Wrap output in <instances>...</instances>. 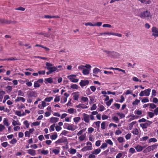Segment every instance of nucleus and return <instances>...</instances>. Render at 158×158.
Masks as SVG:
<instances>
[{
  "mask_svg": "<svg viewBox=\"0 0 158 158\" xmlns=\"http://www.w3.org/2000/svg\"><path fill=\"white\" fill-rule=\"evenodd\" d=\"M140 18L148 20H150L152 18V15L148 10L144 11L140 13L139 15Z\"/></svg>",
  "mask_w": 158,
  "mask_h": 158,
  "instance_id": "1",
  "label": "nucleus"
},
{
  "mask_svg": "<svg viewBox=\"0 0 158 158\" xmlns=\"http://www.w3.org/2000/svg\"><path fill=\"white\" fill-rule=\"evenodd\" d=\"M151 90V89L148 88L144 91H142L139 93V95L140 97H143L144 96H148L150 95Z\"/></svg>",
  "mask_w": 158,
  "mask_h": 158,
  "instance_id": "2",
  "label": "nucleus"
},
{
  "mask_svg": "<svg viewBox=\"0 0 158 158\" xmlns=\"http://www.w3.org/2000/svg\"><path fill=\"white\" fill-rule=\"evenodd\" d=\"M27 94L28 98L34 97H36L38 96V94L36 91L32 90H29L27 92Z\"/></svg>",
  "mask_w": 158,
  "mask_h": 158,
  "instance_id": "3",
  "label": "nucleus"
},
{
  "mask_svg": "<svg viewBox=\"0 0 158 158\" xmlns=\"http://www.w3.org/2000/svg\"><path fill=\"white\" fill-rule=\"evenodd\" d=\"M76 77L77 76L75 75H71L67 77L71 82L75 83L77 82L78 81V79L76 78Z\"/></svg>",
  "mask_w": 158,
  "mask_h": 158,
  "instance_id": "4",
  "label": "nucleus"
},
{
  "mask_svg": "<svg viewBox=\"0 0 158 158\" xmlns=\"http://www.w3.org/2000/svg\"><path fill=\"white\" fill-rule=\"evenodd\" d=\"M67 143V139L64 137H62L55 142L56 144L62 143Z\"/></svg>",
  "mask_w": 158,
  "mask_h": 158,
  "instance_id": "5",
  "label": "nucleus"
},
{
  "mask_svg": "<svg viewBox=\"0 0 158 158\" xmlns=\"http://www.w3.org/2000/svg\"><path fill=\"white\" fill-rule=\"evenodd\" d=\"M152 35L154 36L155 38L158 37V28L155 27H153L152 28Z\"/></svg>",
  "mask_w": 158,
  "mask_h": 158,
  "instance_id": "6",
  "label": "nucleus"
},
{
  "mask_svg": "<svg viewBox=\"0 0 158 158\" xmlns=\"http://www.w3.org/2000/svg\"><path fill=\"white\" fill-rule=\"evenodd\" d=\"M83 118L82 119V120H84L86 123H89L90 122L89 115L85 113H83Z\"/></svg>",
  "mask_w": 158,
  "mask_h": 158,
  "instance_id": "7",
  "label": "nucleus"
},
{
  "mask_svg": "<svg viewBox=\"0 0 158 158\" xmlns=\"http://www.w3.org/2000/svg\"><path fill=\"white\" fill-rule=\"evenodd\" d=\"M104 52H106L107 54H108V56H110L111 55H115L116 56H119V53L114 52V51L110 52L108 51L107 50H104L103 51Z\"/></svg>",
  "mask_w": 158,
  "mask_h": 158,
  "instance_id": "8",
  "label": "nucleus"
},
{
  "mask_svg": "<svg viewBox=\"0 0 158 158\" xmlns=\"http://www.w3.org/2000/svg\"><path fill=\"white\" fill-rule=\"evenodd\" d=\"M45 69L48 70L51 73H52L55 71L58 72L59 71V70L57 69V67L55 66H52L51 68H45Z\"/></svg>",
  "mask_w": 158,
  "mask_h": 158,
  "instance_id": "9",
  "label": "nucleus"
},
{
  "mask_svg": "<svg viewBox=\"0 0 158 158\" xmlns=\"http://www.w3.org/2000/svg\"><path fill=\"white\" fill-rule=\"evenodd\" d=\"M89 81L88 80H83L81 81L80 82V85L81 87H83L85 85H88Z\"/></svg>",
  "mask_w": 158,
  "mask_h": 158,
  "instance_id": "10",
  "label": "nucleus"
},
{
  "mask_svg": "<svg viewBox=\"0 0 158 158\" xmlns=\"http://www.w3.org/2000/svg\"><path fill=\"white\" fill-rule=\"evenodd\" d=\"M60 148L59 147H57L56 148L52 150V152L55 154V155H58L60 152Z\"/></svg>",
  "mask_w": 158,
  "mask_h": 158,
  "instance_id": "11",
  "label": "nucleus"
},
{
  "mask_svg": "<svg viewBox=\"0 0 158 158\" xmlns=\"http://www.w3.org/2000/svg\"><path fill=\"white\" fill-rule=\"evenodd\" d=\"M27 151L29 154L32 156H34L36 154L35 151L33 149H30L27 150Z\"/></svg>",
  "mask_w": 158,
  "mask_h": 158,
  "instance_id": "12",
  "label": "nucleus"
},
{
  "mask_svg": "<svg viewBox=\"0 0 158 158\" xmlns=\"http://www.w3.org/2000/svg\"><path fill=\"white\" fill-rule=\"evenodd\" d=\"M53 81L52 78V77L45 78L44 79V82L46 84L52 83Z\"/></svg>",
  "mask_w": 158,
  "mask_h": 158,
  "instance_id": "13",
  "label": "nucleus"
},
{
  "mask_svg": "<svg viewBox=\"0 0 158 158\" xmlns=\"http://www.w3.org/2000/svg\"><path fill=\"white\" fill-rule=\"evenodd\" d=\"M59 118L56 117H51L50 118V122L51 123H56L58 121Z\"/></svg>",
  "mask_w": 158,
  "mask_h": 158,
  "instance_id": "14",
  "label": "nucleus"
},
{
  "mask_svg": "<svg viewBox=\"0 0 158 158\" xmlns=\"http://www.w3.org/2000/svg\"><path fill=\"white\" fill-rule=\"evenodd\" d=\"M20 101H21L23 102H24L25 101V99L23 97H18L15 100V102H17Z\"/></svg>",
  "mask_w": 158,
  "mask_h": 158,
  "instance_id": "15",
  "label": "nucleus"
},
{
  "mask_svg": "<svg viewBox=\"0 0 158 158\" xmlns=\"http://www.w3.org/2000/svg\"><path fill=\"white\" fill-rule=\"evenodd\" d=\"M76 107L78 108H81L82 109H86L88 107L84 104H79L78 105L76 106Z\"/></svg>",
  "mask_w": 158,
  "mask_h": 158,
  "instance_id": "16",
  "label": "nucleus"
},
{
  "mask_svg": "<svg viewBox=\"0 0 158 158\" xmlns=\"http://www.w3.org/2000/svg\"><path fill=\"white\" fill-rule=\"evenodd\" d=\"M101 151V149L99 148H98L92 151L91 153L93 154L97 155Z\"/></svg>",
  "mask_w": 158,
  "mask_h": 158,
  "instance_id": "17",
  "label": "nucleus"
},
{
  "mask_svg": "<svg viewBox=\"0 0 158 158\" xmlns=\"http://www.w3.org/2000/svg\"><path fill=\"white\" fill-rule=\"evenodd\" d=\"M74 99L75 100L77 101L79 98V95L78 92L74 93L73 94Z\"/></svg>",
  "mask_w": 158,
  "mask_h": 158,
  "instance_id": "18",
  "label": "nucleus"
},
{
  "mask_svg": "<svg viewBox=\"0 0 158 158\" xmlns=\"http://www.w3.org/2000/svg\"><path fill=\"white\" fill-rule=\"evenodd\" d=\"M91 150V147L90 146H85L81 149V151L82 152H85L87 150Z\"/></svg>",
  "mask_w": 158,
  "mask_h": 158,
  "instance_id": "19",
  "label": "nucleus"
},
{
  "mask_svg": "<svg viewBox=\"0 0 158 158\" xmlns=\"http://www.w3.org/2000/svg\"><path fill=\"white\" fill-rule=\"evenodd\" d=\"M3 123L4 125L7 126H8L10 125V123H9L8 120L6 118H4Z\"/></svg>",
  "mask_w": 158,
  "mask_h": 158,
  "instance_id": "20",
  "label": "nucleus"
},
{
  "mask_svg": "<svg viewBox=\"0 0 158 158\" xmlns=\"http://www.w3.org/2000/svg\"><path fill=\"white\" fill-rule=\"evenodd\" d=\"M69 152L70 154H74L76 152L77 150L74 148H71L69 150Z\"/></svg>",
  "mask_w": 158,
  "mask_h": 158,
  "instance_id": "21",
  "label": "nucleus"
},
{
  "mask_svg": "<svg viewBox=\"0 0 158 158\" xmlns=\"http://www.w3.org/2000/svg\"><path fill=\"white\" fill-rule=\"evenodd\" d=\"M135 148L138 152H140L143 150L142 146L139 145L135 147Z\"/></svg>",
  "mask_w": 158,
  "mask_h": 158,
  "instance_id": "22",
  "label": "nucleus"
},
{
  "mask_svg": "<svg viewBox=\"0 0 158 158\" xmlns=\"http://www.w3.org/2000/svg\"><path fill=\"white\" fill-rule=\"evenodd\" d=\"M11 22L10 21H7L5 19H0V23L10 24Z\"/></svg>",
  "mask_w": 158,
  "mask_h": 158,
  "instance_id": "23",
  "label": "nucleus"
},
{
  "mask_svg": "<svg viewBox=\"0 0 158 158\" xmlns=\"http://www.w3.org/2000/svg\"><path fill=\"white\" fill-rule=\"evenodd\" d=\"M57 133L55 132V134L51 135L50 136L51 139L52 140L55 139L57 137Z\"/></svg>",
  "mask_w": 158,
  "mask_h": 158,
  "instance_id": "24",
  "label": "nucleus"
},
{
  "mask_svg": "<svg viewBox=\"0 0 158 158\" xmlns=\"http://www.w3.org/2000/svg\"><path fill=\"white\" fill-rule=\"evenodd\" d=\"M100 72L101 70L97 68H95L93 70V73L96 74Z\"/></svg>",
  "mask_w": 158,
  "mask_h": 158,
  "instance_id": "25",
  "label": "nucleus"
},
{
  "mask_svg": "<svg viewBox=\"0 0 158 158\" xmlns=\"http://www.w3.org/2000/svg\"><path fill=\"white\" fill-rule=\"evenodd\" d=\"M151 151V147H150V146H149L144 149L143 151V152L144 153H147L150 152Z\"/></svg>",
  "mask_w": 158,
  "mask_h": 158,
  "instance_id": "26",
  "label": "nucleus"
},
{
  "mask_svg": "<svg viewBox=\"0 0 158 158\" xmlns=\"http://www.w3.org/2000/svg\"><path fill=\"white\" fill-rule=\"evenodd\" d=\"M132 132L133 134L135 135H139V132L137 128L134 129Z\"/></svg>",
  "mask_w": 158,
  "mask_h": 158,
  "instance_id": "27",
  "label": "nucleus"
},
{
  "mask_svg": "<svg viewBox=\"0 0 158 158\" xmlns=\"http://www.w3.org/2000/svg\"><path fill=\"white\" fill-rule=\"evenodd\" d=\"M118 141L120 143H122L123 142H125V140L123 137H118Z\"/></svg>",
  "mask_w": 158,
  "mask_h": 158,
  "instance_id": "28",
  "label": "nucleus"
},
{
  "mask_svg": "<svg viewBox=\"0 0 158 158\" xmlns=\"http://www.w3.org/2000/svg\"><path fill=\"white\" fill-rule=\"evenodd\" d=\"M82 73L84 75H86L89 74V70L87 69H84L83 70Z\"/></svg>",
  "mask_w": 158,
  "mask_h": 158,
  "instance_id": "29",
  "label": "nucleus"
},
{
  "mask_svg": "<svg viewBox=\"0 0 158 158\" xmlns=\"http://www.w3.org/2000/svg\"><path fill=\"white\" fill-rule=\"evenodd\" d=\"M136 123V121H135L132 122L129 124V128L130 130H131L133 127V125H135Z\"/></svg>",
  "mask_w": 158,
  "mask_h": 158,
  "instance_id": "30",
  "label": "nucleus"
},
{
  "mask_svg": "<svg viewBox=\"0 0 158 158\" xmlns=\"http://www.w3.org/2000/svg\"><path fill=\"white\" fill-rule=\"evenodd\" d=\"M53 99V97H52L46 98L45 99L44 101H45L47 102H50Z\"/></svg>",
  "mask_w": 158,
  "mask_h": 158,
  "instance_id": "31",
  "label": "nucleus"
},
{
  "mask_svg": "<svg viewBox=\"0 0 158 158\" xmlns=\"http://www.w3.org/2000/svg\"><path fill=\"white\" fill-rule=\"evenodd\" d=\"M80 119V118L79 117H77L74 118L73 121L74 122L77 123L79 122Z\"/></svg>",
  "mask_w": 158,
  "mask_h": 158,
  "instance_id": "32",
  "label": "nucleus"
},
{
  "mask_svg": "<svg viewBox=\"0 0 158 158\" xmlns=\"http://www.w3.org/2000/svg\"><path fill=\"white\" fill-rule=\"evenodd\" d=\"M106 122H103L101 124V129L102 130H104L105 129Z\"/></svg>",
  "mask_w": 158,
  "mask_h": 158,
  "instance_id": "33",
  "label": "nucleus"
},
{
  "mask_svg": "<svg viewBox=\"0 0 158 158\" xmlns=\"http://www.w3.org/2000/svg\"><path fill=\"white\" fill-rule=\"evenodd\" d=\"M67 129L69 130L72 131H73L74 130V129L73 128L72 125H69L67 127Z\"/></svg>",
  "mask_w": 158,
  "mask_h": 158,
  "instance_id": "34",
  "label": "nucleus"
},
{
  "mask_svg": "<svg viewBox=\"0 0 158 158\" xmlns=\"http://www.w3.org/2000/svg\"><path fill=\"white\" fill-rule=\"evenodd\" d=\"M17 142V141L16 140V139L15 138H14L12 139L10 141V142L11 144H15Z\"/></svg>",
  "mask_w": 158,
  "mask_h": 158,
  "instance_id": "35",
  "label": "nucleus"
},
{
  "mask_svg": "<svg viewBox=\"0 0 158 158\" xmlns=\"http://www.w3.org/2000/svg\"><path fill=\"white\" fill-rule=\"evenodd\" d=\"M157 140L156 139L154 138H151L149 139V143H151V142H157Z\"/></svg>",
  "mask_w": 158,
  "mask_h": 158,
  "instance_id": "36",
  "label": "nucleus"
},
{
  "mask_svg": "<svg viewBox=\"0 0 158 158\" xmlns=\"http://www.w3.org/2000/svg\"><path fill=\"white\" fill-rule=\"evenodd\" d=\"M117 114L120 117V118H123L125 117V114L123 113L118 112Z\"/></svg>",
  "mask_w": 158,
  "mask_h": 158,
  "instance_id": "37",
  "label": "nucleus"
},
{
  "mask_svg": "<svg viewBox=\"0 0 158 158\" xmlns=\"http://www.w3.org/2000/svg\"><path fill=\"white\" fill-rule=\"evenodd\" d=\"M148 137L145 136L140 139V140L141 141H145L147 140L148 139Z\"/></svg>",
  "mask_w": 158,
  "mask_h": 158,
  "instance_id": "38",
  "label": "nucleus"
},
{
  "mask_svg": "<svg viewBox=\"0 0 158 158\" xmlns=\"http://www.w3.org/2000/svg\"><path fill=\"white\" fill-rule=\"evenodd\" d=\"M105 142L106 143H107L108 144L110 145H113V143L112 141L110 139H108L105 140Z\"/></svg>",
  "mask_w": 158,
  "mask_h": 158,
  "instance_id": "39",
  "label": "nucleus"
},
{
  "mask_svg": "<svg viewBox=\"0 0 158 158\" xmlns=\"http://www.w3.org/2000/svg\"><path fill=\"white\" fill-rule=\"evenodd\" d=\"M34 86L35 88H38L40 86V85L36 81L34 83Z\"/></svg>",
  "mask_w": 158,
  "mask_h": 158,
  "instance_id": "40",
  "label": "nucleus"
},
{
  "mask_svg": "<svg viewBox=\"0 0 158 158\" xmlns=\"http://www.w3.org/2000/svg\"><path fill=\"white\" fill-rule=\"evenodd\" d=\"M140 102V100L137 99H136L135 101L133 102L132 104L133 105H137Z\"/></svg>",
  "mask_w": 158,
  "mask_h": 158,
  "instance_id": "41",
  "label": "nucleus"
},
{
  "mask_svg": "<svg viewBox=\"0 0 158 158\" xmlns=\"http://www.w3.org/2000/svg\"><path fill=\"white\" fill-rule=\"evenodd\" d=\"M158 145H156L155 144L153 145L152 146H150V147H151V148L152 150H154L155 149L157 148V146Z\"/></svg>",
  "mask_w": 158,
  "mask_h": 158,
  "instance_id": "42",
  "label": "nucleus"
},
{
  "mask_svg": "<svg viewBox=\"0 0 158 158\" xmlns=\"http://www.w3.org/2000/svg\"><path fill=\"white\" fill-rule=\"evenodd\" d=\"M107 146V144L106 143H104L102 144L100 147V148L102 149H104L105 148H106Z\"/></svg>",
  "mask_w": 158,
  "mask_h": 158,
  "instance_id": "43",
  "label": "nucleus"
},
{
  "mask_svg": "<svg viewBox=\"0 0 158 158\" xmlns=\"http://www.w3.org/2000/svg\"><path fill=\"white\" fill-rule=\"evenodd\" d=\"M81 100L84 102L88 101V98L86 97H82L81 98Z\"/></svg>",
  "mask_w": 158,
  "mask_h": 158,
  "instance_id": "44",
  "label": "nucleus"
},
{
  "mask_svg": "<svg viewBox=\"0 0 158 158\" xmlns=\"http://www.w3.org/2000/svg\"><path fill=\"white\" fill-rule=\"evenodd\" d=\"M70 87L73 89H77L78 88V86L76 84H73Z\"/></svg>",
  "mask_w": 158,
  "mask_h": 158,
  "instance_id": "45",
  "label": "nucleus"
},
{
  "mask_svg": "<svg viewBox=\"0 0 158 158\" xmlns=\"http://www.w3.org/2000/svg\"><path fill=\"white\" fill-rule=\"evenodd\" d=\"M46 67L45 68H51L53 66V64H51L50 63L47 62L46 64Z\"/></svg>",
  "mask_w": 158,
  "mask_h": 158,
  "instance_id": "46",
  "label": "nucleus"
},
{
  "mask_svg": "<svg viewBox=\"0 0 158 158\" xmlns=\"http://www.w3.org/2000/svg\"><path fill=\"white\" fill-rule=\"evenodd\" d=\"M55 124L51 125L50 127L49 131L50 132L52 131H54Z\"/></svg>",
  "mask_w": 158,
  "mask_h": 158,
  "instance_id": "47",
  "label": "nucleus"
},
{
  "mask_svg": "<svg viewBox=\"0 0 158 158\" xmlns=\"http://www.w3.org/2000/svg\"><path fill=\"white\" fill-rule=\"evenodd\" d=\"M148 116L150 118H152L154 115V113L152 112H148Z\"/></svg>",
  "mask_w": 158,
  "mask_h": 158,
  "instance_id": "48",
  "label": "nucleus"
},
{
  "mask_svg": "<svg viewBox=\"0 0 158 158\" xmlns=\"http://www.w3.org/2000/svg\"><path fill=\"white\" fill-rule=\"evenodd\" d=\"M112 35H115L119 37H122V35L121 34H119L117 33H112Z\"/></svg>",
  "mask_w": 158,
  "mask_h": 158,
  "instance_id": "49",
  "label": "nucleus"
},
{
  "mask_svg": "<svg viewBox=\"0 0 158 158\" xmlns=\"http://www.w3.org/2000/svg\"><path fill=\"white\" fill-rule=\"evenodd\" d=\"M1 145L2 147L6 148L9 145V144L7 142H6L2 143Z\"/></svg>",
  "mask_w": 158,
  "mask_h": 158,
  "instance_id": "50",
  "label": "nucleus"
},
{
  "mask_svg": "<svg viewBox=\"0 0 158 158\" xmlns=\"http://www.w3.org/2000/svg\"><path fill=\"white\" fill-rule=\"evenodd\" d=\"M7 89L6 91L8 92H10L12 90V88L11 86H8L6 87Z\"/></svg>",
  "mask_w": 158,
  "mask_h": 158,
  "instance_id": "51",
  "label": "nucleus"
},
{
  "mask_svg": "<svg viewBox=\"0 0 158 158\" xmlns=\"http://www.w3.org/2000/svg\"><path fill=\"white\" fill-rule=\"evenodd\" d=\"M5 129V127L4 125L2 124H0V132L2 131L3 130Z\"/></svg>",
  "mask_w": 158,
  "mask_h": 158,
  "instance_id": "52",
  "label": "nucleus"
},
{
  "mask_svg": "<svg viewBox=\"0 0 158 158\" xmlns=\"http://www.w3.org/2000/svg\"><path fill=\"white\" fill-rule=\"evenodd\" d=\"M78 138L81 141H82L85 139V137L84 135H82L79 136Z\"/></svg>",
  "mask_w": 158,
  "mask_h": 158,
  "instance_id": "53",
  "label": "nucleus"
},
{
  "mask_svg": "<svg viewBox=\"0 0 158 158\" xmlns=\"http://www.w3.org/2000/svg\"><path fill=\"white\" fill-rule=\"evenodd\" d=\"M48 153V150H43L41 152V153L44 155H47Z\"/></svg>",
  "mask_w": 158,
  "mask_h": 158,
  "instance_id": "54",
  "label": "nucleus"
},
{
  "mask_svg": "<svg viewBox=\"0 0 158 158\" xmlns=\"http://www.w3.org/2000/svg\"><path fill=\"white\" fill-rule=\"evenodd\" d=\"M24 124L25 125L27 128H28L29 127V124L28 123V121L27 120H25L24 122Z\"/></svg>",
  "mask_w": 158,
  "mask_h": 158,
  "instance_id": "55",
  "label": "nucleus"
},
{
  "mask_svg": "<svg viewBox=\"0 0 158 158\" xmlns=\"http://www.w3.org/2000/svg\"><path fill=\"white\" fill-rule=\"evenodd\" d=\"M69 133V132L67 131L64 130L61 133L60 135H66V134Z\"/></svg>",
  "mask_w": 158,
  "mask_h": 158,
  "instance_id": "56",
  "label": "nucleus"
},
{
  "mask_svg": "<svg viewBox=\"0 0 158 158\" xmlns=\"http://www.w3.org/2000/svg\"><path fill=\"white\" fill-rule=\"evenodd\" d=\"M135 114H137L138 115H141L142 114V112L141 110H135Z\"/></svg>",
  "mask_w": 158,
  "mask_h": 158,
  "instance_id": "57",
  "label": "nucleus"
},
{
  "mask_svg": "<svg viewBox=\"0 0 158 158\" xmlns=\"http://www.w3.org/2000/svg\"><path fill=\"white\" fill-rule=\"evenodd\" d=\"M40 123L38 121H36L35 122H33L32 123V124L33 126H39L40 124Z\"/></svg>",
  "mask_w": 158,
  "mask_h": 158,
  "instance_id": "58",
  "label": "nucleus"
},
{
  "mask_svg": "<svg viewBox=\"0 0 158 158\" xmlns=\"http://www.w3.org/2000/svg\"><path fill=\"white\" fill-rule=\"evenodd\" d=\"M94 131V129L91 127H89L88 129V131L89 133L91 134Z\"/></svg>",
  "mask_w": 158,
  "mask_h": 158,
  "instance_id": "59",
  "label": "nucleus"
},
{
  "mask_svg": "<svg viewBox=\"0 0 158 158\" xmlns=\"http://www.w3.org/2000/svg\"><path fill=\"white\" fill-rule=\"evenodd\" d=\"M68 112L69 114H73L74 113V109L73 108H70L68 109Z\"/></svg>",
  "mask_w": 158,
  "mask_h": 158,
  "instance_id": "60",
  "label": "nucleus"
},
{
  "mask_svg": "<svg viewBox=\"0 0 158 158\" xmlns=\"http://www.w3.org/2000/svg\"><path fill=\"white\" fill-rule=\"evenodd\" d=\"M142 102L143 103H146L148 102L149 100L148 98H144L142 100Z\"/></svg>",
  "mask_w": 158,
  "mask_h": 158,
  "instance_id": "61",
  "label": "nucleus"
},
{
  "mask_svg": "<svg viewBox=\"0 0 158 158\" xmlns=\"http://www.w3.org/2000/svg\"><path fill=\"white\" fill-rule=\"evenodd\" d=\"M131 134L129 133L127 134L125 136V138L126 139L128 140L131 138Z\"/></svg>",
  "mask_w": 158,
  "mask_h": 158,
  "instance_id": "62",
  "label": "nucleus"
},
{
  "mask_svg": "<svg viewBox=\"0 0 158 158\" xmlns=\"http://www.w3.org/2000/svg\"><path fill=\"white\" fill-rule=\"evenodd\" d=\"M29 132L28 131H26L25 132V135L26 137H30V134Z\"/></svg>",
  "mask_w": 158,
  "mask_h": 158,
  "instance_id": "63",
  "label": "nucleus"
},
{
  "mask_svg": "<svg viewBox=\"0 0 158 158\" xmlns=\"http://www.w3.org/2000/svg\"><path fill=\"white\" fill-rule=\"evenodd\" d=\"M135 152V149L133 148H131L129 149V152L132 154L134 153Z\"/></svg>",
  "mask_w": 158,
  "mask_h": 158,
  "instance_id": "64",
  "label": "nucleus"
}]
</instances>
